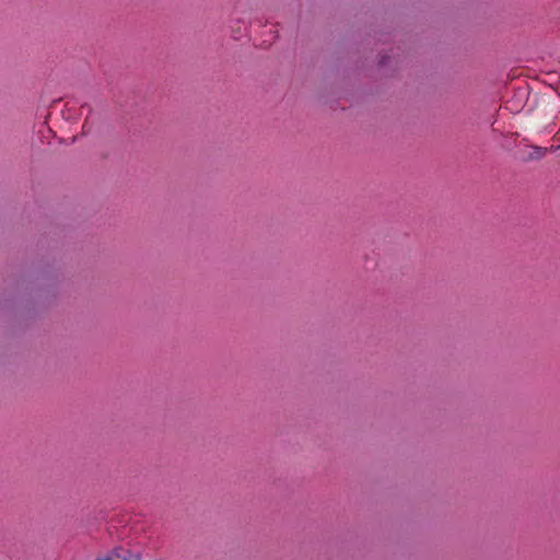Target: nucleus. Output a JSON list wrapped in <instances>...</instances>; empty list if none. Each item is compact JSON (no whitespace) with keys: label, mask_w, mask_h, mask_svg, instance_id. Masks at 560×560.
Segmentation results:
<instances>
[{"label":"nucleus","mask_w":560,"mask_h":560,"mask_svg":"<svg viewBox=\"0 0 560 560\" xmlns=\"http://www.w3.org/2000/svg\"><path fill=\"white\" fill-rule=\"evenodd\" d=\"M100 560H142V558L139 553L126 551L124 555L116 553Z\"/></svg>","instance_id":"nucleus-1"}]
</instances>
